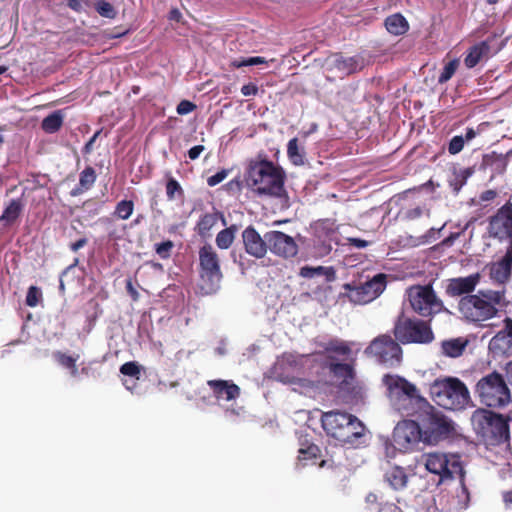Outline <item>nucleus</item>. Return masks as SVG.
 <instances>
[{"instance_id": "5fc2aeb1", "label": "nucleus", "mask_w": 512, "mask_h": 512, "mask_svg": "<svg viewBox=\"0 0 512 512\" xmlns=\"http://www.w3.org/2000/svg\"><path fill=\"white\" fill-rule=\"evenodd\" d=\"M423 214V210L421 207L417 206L415 208L408 209L405 212V219L407 220H415L417 218H420Z\"/></svg>"}, {"instance_id": "6e6552de", "label": "nucleus", "mask_w": 512, "mask_h": 512, "mask_svg": "<svg viewBox=\"0 0 512 512\" xmlns=\"http://www.w3.org/2000/svg\"><path fill=\"white\" fill-rule=\"evenodd\" d=\"M475 394L481 404L490 408H502L511 401L508 385L504 377L496 371L483 376L476 383Z\"/></svg>"}, {"instance_id": "4c0bfd02", "label": "nucleus", "mask_w": 512, "mask_h": 512, "mask_svg": "<svg viewBox=\"0 0 512 512\" xmlns=\"http://www.w3.org/2000/svg\"><path fill=\"white\" fill-rule=\"evenodd\" d=\"M134 203L132 200H121L117 203L114 215L121 220H127L133 214Z\"/></svg>"}, {"instance_id": "bb28decb", "label": "nucleus", "mask_w": 512, "mask_h": 512, "mask_svg": "<svg viewBox=\"0 0 512 512\" xmlns=\"http://www.w3.org/2000/svg\"><path fill=\"white\" fill-rule=\"evenodd\" d=\"M385 27L389 33L399 36L408 31L409 24L402 14L395 13L385 19Z\"/></svg>"}, {"instance_id": "f3484780", "label": "nucleus", "mask_w": 512, "mask_h": 512, "mask_svg": "<svg viewBox=\"0 0 512 512\" xmlns=\"http://www.w3.org/2000/svg\"><path fill=\"white\" fill-rule=\"evenodd\" d=\"M268 250L283 259H290L298 254V245L294 238L282 231L271 230L266 232Z\"/></svg>"}, {"instance_id": "bf43d9fd", "label": "nucleus", "mask_w": 512, "mask_h": 512, "mask_svg": "<svg viewBox=\"0 0 512 512\" xmlns=\"http://www.w3.org/2000/svg\"><path fill=\"white\" fill-rule=\"evenodd\" d=\"M88 243V239L86 237H82L76 242H73L69 245V248L73 252H77L79 249L83 248Z\"/></svg>"}, {"instance_id": "b1692460", "label": "nucleus", "mask_w": 512, "mask_h": 512, "mask_svg": "<svg viewBox=\"0 0 512 512\" xmlns=\"http://www.w3.org/2000/svg\"><path fill=\"white\" fill-rule=\"evenodd\" d=\"M490 55V44L487 40L481 41L471 46L464 58V64L471 69L477 66L483 59H487Z\"/></svg>"}, {"instance_id": "cd10ccee", "label": "nucleus", "mask_w": 512, "mask_h": 512, "mask_svg": "<svg viewBox=\"0 0 512 512\" xmlns=\"http://www.w3.org/2000/svg\"><path fill=\"white\" fill-rule=\"evenodd\" d=\"M385 479L395 490H400L406 487L408 476L404 468L394 466L385 473Z\"/></svg>"}, {"instance_id": "052dcab7", "label": "nucleus", "mask_w": 512, "mask_h": 512, "mask_svg": "<svg viewBox=\"0 0 512 512\" xmlns=\"http://www.w3.org/2000/svg\"><path fill=\"white\" fill-rule=\"evenodd\" d=\"M126 290L134 301L138 300L139 294L137 290L134 288L131 280L126 281Z\"/></svg>"}, {"instance_id": "37998d69", "label": "nucleus", "mask_w": 512, "mask_h": 512, "mask_svg": "<svg viewBox=\"0 0 512 512\" xmlns=\"http://www.w3.org/2000/svg\"><path fill=\"white\" fill-rule=\"evenodd\" d=\"M459 66L458 60L454 59L449 61L443 68L441 74L439 75L438 82L440 84L446 83L449 81L452 76L455 74L457 68Z\"/></svg>"}, {"instance_id": "f704fd0d", "label": "nucleus", "mask_w": 512, "mask_h": 512, "mask_svg": "<svg viewBox=\"0 0 512 512\" xmlns=\"http://www.w3.org/2000/svg\"><path fill=\"white\" fill-rule=\"evenodd\" d=\"M63 125V115L60 111H55L46 116L41 123V128L46 133H55Z\"/></svg>"}, {"instance_id": "7c9ffc66", "label": "nucleus", "mask_w": 512, "mask_h": 512, "mask_svg": "<svg viewBox=\"0 0 512 512\" xmlns=\"http://www.w3.org/2000/svg\"><path fill=\"white\" fill-rule=\"evenodd\" d=\"M287 156L290 162L295 166H302L305 164V151L303 147L299 146L297 137L289 140L287 144Z\"/></svg>"}, {"instance_id": "473e14b6", "label": "nucleus", "mask_w": 512, "mask_h": 512, "mask_svg": "<svg viewBox=\"0 0 512 512\" xmlns=\"http://www.w3.org/2000/svg\"><path fill=\"white\" fill-rule=\"evenodd\" d=\"M299 275L303 278H313L315 276H325L327 280H333L335 277V271L333 267L324 266H303L300 268Z\"/></svg>"}, {"instance_id": "f8f14e48", "label": "nucleus", "mask_w": 512, "mask_h": 512, "mask_svg": "<svg viewBox=\"0 0 512 512\" xmlns=\"http://www.w3.org/2000/svg\"><path fill=\"white\" fill-rule=\"evenodd\" d=\"M400 342L389 334H381L375 337L365 348L366 356L374 358L378 363L386 367H397L403 359V350Z\"/></svg>"}, {"instance_id": "09e8293b", "label": "nucleus", "mask_w": 512, "mask_h": 512, "mask_svg": "<svg viewBox=\"0 0 512 512\" xmlns=\"http://www.w3.org/2000/svg\"><path fill=\"white\" fill-rule=\"evenodd\" d=\"M464 144H465V139L463 136H460V135L454 136L449 142L448 152L451 155L458 154L463 149Z\"/></svg>"}, {"instance_id": "3c124183", "label": "nucleus", "mask_w": 512, "mask_h": 512, "mask_svg": "<svg viewBox=\"0 0 512 512\" xmlns=\"http://www.w3.org/2000/svg\"><path fill=\"white\" fill-rule=\"evenodd\" d=\"M228 175V171L226 169H222L215 173L214 175L207 178V184L210 187H214L221 183Z\"/></svg>"}, {"instance_id": "a19ab883", "label": "nucleus", "mask_w": 512, "mask_h": 512, "mask_svg": "<svg viewBox=\"0 0 512 512\" xmlns=\"http://www.w3.org/2000/svg\"><path fill=\"white\" fill-rule=\"evenodd\" d=\"M95 9L99 15L105 18L114 19L117 16V11L113 5L105 0H99Z\"/></svg>"}, {"instance_id": "aec40b11", "label": "nucleus", "mask_w": 512, "mask_h": 512, "mask_svg": "<svg viewBox=\"0 0 512 512\" xmlns=\"http://www.w3.org/2000/svg\"><path fill=\"white\" fill-rule=\"evenodd\" d=\"M480 281L479 273L467 277H458L448 280L445 293L450 297L471 295Z\"/></svg>"}, {"instance_id": "5701e85b", "label": "nucleus", "mask_w": 512, "mask_h": 512, "mask_svg": "<svg viewBox=\"0 0 512 512\" xmlns=\"http://www.w3.org/2000/svg\"><path fill=\"white\" fill-rule=\"evenodd\" d=\"M512 269V247L509 248L503 258L497 262L492 263L490 266V276L493 280L499 283H505L510 275Z\"/></svg>"}, {"instance_id": "393cba45", "label": "nucleus", "mask_w": 512, "mask_h": 512, "mask_svg": "<svg viewBox=\"0 0 512 512\" xmlns=\"http://www.w3.org/2000/svg\"><path fill=\"white\" fill-rule=\"evenodd\" d=\"M24 209L22 199H12L5 207L2 215L0 216V223L3 227H9L16 222Z\"/></svg>"}, {"instance_id": "864d4df0", "label": "nucleus", "mask_w": 512, "mask_h": 512, "mask_svg": "<svg viewBox=\"0 0 512 512\" xmlns=\"http://www.w3.org/2000/svg\"><path fill=\"white\" fill-rule=\"evenodd\" d=\"M258 86L252 82L245 84L241 88V93L244 96H255L258 94Z\"/></svg>"}, {"instance_id": "f03ea898", "label": "nucleus", "mask_w": 512, "mask_h": 512, "mask_svg": "<svg viewBox=\"0 0 512 512\" xmlns=\"http://www.w3.org/2000/svg\"><path fill=\"white\" fill-rule=\"evenodd\" d=\"M382 383L392 406L402 415L414 416L422 406H428V401L420 395L418 388L406 378L385 374Z\"/></svg>"}, {"instance_id": "e2e57ef3", "label": "nucleus", "mask_w": 512, "mask_h": 512, "mask_svg": "<svg viewBox=\"0 0 512 512\" xmlns=\"http://www.w3.org/2000/svg\"><path fill=\"white\" fill-rule=\"evenodd\" d=\"M66 1H67V6L69 8H71L72 10H74L76 12L81 11L82 5H81L80 0H66Z\"/></svg>"}, {"instance_id": "1a4fd4ad", "label": "nucleus", "mask_w": 512, "mask_h": 512, "mask_svg": "<svg viewBox=\"0 0 512 512\" xmlns=\"http://www.w3.org/2000/svg\"><path fill=\"white\" fill-rule=\"evenodd\" d=\"M406 293L412 310L422 318L431 321L437 314L446 311L444 303L436 294L432 283L412 285Z\"/></svg>"}, {"instance_id": "79ce46f5", "label": "nucleus", "mask_w": 512, "mask_h": 512, "mask_svg": "<svg viewBox=\"0 0 512 512\" xmlns=\"http://www.w3.org/2000/svg\"><path fill=\"white\" fill-rule=\"evenodd\" d=\"M336 67L346 74L354 73L358 68V61L355 57L342 58L336 61Z\"/></svg>"}, {"instance_id": "dca6fc26", "label": "nucleus", "mask_w": 512, "mask_h": 512, "mask_svg": "<svg viewBox=\"0 0 512 512\" xmlns=\"http://www.w3.org/2000/svg\"><path fill=\"white\" fill-rule=\"evenodd\" d=\"M488 233L500 240L512 237V202L508 200L488 219Z\"/></svg>"}, {"instance_id": "a878e982", "label": "nucleus", "mask_w": 512, "mask_h": 512, "mask_svg": "<svg viewBox=\"0 0 512 512\" xmlns=\"http://www.w3.org/2000/svg\"><path fill=\"white\" fill-rule=\"evenodd\" d=\"M97 174L92 166H87L79 175V184L70 191V195L75 197L90 190L96 182Z\"/></svg>"}, {"instance_id": "a18cd8bd", "label": "nucleus", "mask_w": 512, "mask_h": 512, "mask_svg": "<svg viewBox=\"0 0 512 512\" xmlns=\"http://www.w3.org/2000/svg\"><path fill=\"white\" fill-rule=\"evenodd\" d=\"M173 248L174 243L171 240L155 244V251L161 259H168L171 256Z\"/></svg>"}, {"instance_id": "4468645a", "label": "nucleus", "mask_w": 512, "mask_h": 512, "mask_svg": "<svg viewBox=\"0 0 512 512\" xmlns=\"http://www.w3.org/2000/svg\"><path fill=\"white\" fill-rule=\"evenodd\" d=\"M198 254L200 278L214 290L223 278L219 255L209 243L200 247Z\"/></svg>"}, {"instance_id": "412c9836", "label": "nucleus", "mask_w": 512, "mask_h": 512, "mask_svg": "<svg viewBox=\"0 0 512 512\" xmlns=\"http://www.w3.org/2000/svg\"><path fill=\"white\" fill-rule=\"evenodd\" d=\"M219 220L222 221L223 225H226L225 217L220 211L214 210L213 212L203 213L195 225L196 233L202 239L210 238L212 229L217 226Z\"/></svg>"}, {"instance_id": "ddd939ff", "label": "nucleus", "mask_w": 512, "mask_h": 512, "mask_svg": "<svg viewBox=\"0 0 512 512\" xmlns=\"http://www.w3.org/2000/svg\"><path fill=\"white\" fill-rule=\"evenodd\" d=\"M386 283V275L379 273L365 282L352 281L346 283L343 288L350 302L364 305L376 299L384 291Z\"/></svg>"}, {"instance_id": "8fccbe9b", "label": "nucleus", "mask_w": 512, "mask_h": 512, "mask_svg": "<svg viewBox=\"0 0 512 512\" xmlns=\"http://www.w3.org/2000/svg\"><path fill=\"white\" fill-rule=\"evenodd\" d=\"M197 108L196 104L189 100H182L177 105L176 111L179 115H186L193 112Z\"/></svg>"}, {"instance_id": "2eb2a0df", "label": "nucleus", "mask_w": 512, "mask_h": 512, "mask_svg": "<svg viewBox=\"0 0 512 512\" xmlns=\"http://www.w3.org/2000/svg\"><path fill=\"white\" fill-rule=\"evenodd\" d=\"M393 441L400 450H413L419 443H424L420 421L403 420L393 431Z\"/></svg>"}, {"instance_id": "0eeeda50", "label": "nucleus", "mask_w": 512, "mask_h": 512, "mask_svg": "<svg viewBox=\"0 0 512 512\" xmlns=\"http://www.w3.org/2000/svg\"><path fill=\"white\" fill-rule=\"evenodd\" d=\"M416 415L421 423L425 445H437L455 433L452 420L429 402L428 406H422Z\"/></svg>"}, {"instance_id": "69168bd1", "label": "nucleus", "mask_w": 512, "mask_h": 512, "mask_svg": "<svg viewBox=\"0 0 512 512\" xmlns=\"http://www.w3.org/2000/svg\"><path fill=\"white\" fill-rule=\"evenodd\" d=\"M476 136V132L473 128H467L466 129V134H465V141H470L472 139H474Z\"/></svg>"}, {"instance_id": "72a5a7b5", "label": "nucleus", "mask_w": 512, "mask_h": 512, "mask_svg": "<svg viewBox=\"0 0 512 512\" xmlns=\"http://www.w3.org/2000/svg\"><path fill=\"white\" fill-rule=\"evenodd\" d=\"M236 232L237 226L234 224L219 231L215 239L217 247L222 250L229 249L234 243Z\"/></svg>"}, {"instance_id": "49530a36", "label": "nucleus", "mask_w": 512, "mask_h": 512, "mask_svg": "<svg viewBox=\"0 0 512 512\" xmlns=\"http://www.w3.org/2000/svg\"><path fill=\"white\" fill-rule=\"evenodd\" d=\"M260 64H267V60L264 57L255 56V57H249V58L242 59V60H235L233 62V66L236 68L260 65Z\"/></svg>"}, {"instance_id": "20e7f679", "label": "nucleus", "mask_w": 512, "mask_h": 512, "mask_svg": "<svg viewBox=\"0 0 512 512\" xmlns=\"http://www.w3.org/2000/svg\"><path fill=\"white\" fill-rule=\"evenodd\" d=\"M504 298V291L479 290L476 294L462 296L458 309L469 321H486L497 315V306L503 304Z\"/></svg>"}, {"instance_id": "c9c22d12", "label": "nucleus", "mask_w": 512, "mask_h": 512, "mask_svg": "<svg viewBox=\"0 0 512 512\" xmlns=\"http://www.w3.org/2000/svg\"><path fill=\"white\" fill-rule=\"evenodd\" d=\"M329 371L338 378H343L344 381L347 379H352L353 374V368L350 364L347 363H336L333 361H330L327 365Z\"/></svg>"}, {"instance_id": "f257e3e1", "label": "nucleus", "mask_w": 512, "mask_h": 512, "mask_svg": "<svg viewBox=\"0 0 512 512\" xmlns=\"http://www.w3.org/2000/svg\"><path fill=\"white\" fill-rule=\"evenodd\" d=\"M286 173L282 167L267 159L249 162L246 183L258 195L281 197L285 192Z\"/></svg>"}, {"instance_id": "e433bc0d", "label": "nucleus", "mask_w": 512, "mask_h": 512, "mask_svg": "<svg viewBox=\"0 0 512 512\" xmlns=\"http://www.w3.org/2000/svg\"><path fill=\"white\" fill-rule=\"evenodd\" d=\"M165 188H166V196L169 201H173L176 198L184 197V190L181 187L180 183L175 178H173L170 174L167 179Z\"/></svg>"}, {"instance_id": "ea45409f", "label": "nucleus", "mask_w": 512, "mask_h": 512, "mask_svg": "<svg viewBox=\"0 0 512 512\" xmlns=\"http://www.w3.org/2000/svg\"><path fill=\"white\" fill-rule=\"evenodd\" d=\"M56 361L63 367L71 369V374L74 376L77 373L76 361L77 358L69 356L61 351H56L53 353Z\"/></svg>"}, {"instance_id": "338daca9", "label": "nucleus", "mask_w": 512, "mask_h": 512, "mask_svg": "<svg viewBox=\"0 0 512 512\" xmlns=\"http://www.w3.org/2000/svg\"><path fill=\"white\" fill-rule=\"evenodd\" d=\"M78 264H79V259L75 258L73 260V263L68 266L67 270H71L72 268L76 267Z\"/></svg>"}, {"instance_id": "6ab92c4d", "label": "nucleus", "mask_w": 512, "mask_h": 512, "mask_svg": "<svg viewBox=\"0 0 512 512\" xmlns=\"http://www.w3.org/2000/svg\"><path fill=\"white\" fill-rule=\"evenodd\" d=\"M242 242L245 252L256 258L262 259L268 252V241L266 233L262 237L254 226L249 225L242 231Z\"/></svg>"}, {"instance_id": "680f3d73", "label": "nucleus", "mask_w": 512, "mask_h": 512, "mask_svg": "<svg viewBox=\"0 0 512 512\" xmlns=\"http://www.w3.org/2000/svg\"><path fill=\"white\" fill-rule=\"evenodd\" d=\"M168 19L170 21L180 22L182 19V13L179 11L178 8H173L170 10L168 14Z\"/></svg>"}, {"instance_id": "603ef678", "label": "nucleus", "mask_w": 512, "mask_h": 512, "mask_svg": "<svg viewBox=\"0 0 512 512\" xmlns=\"http://www.w3.org/2000/svg\"><path fill=\"white\" fill-rule=\"evenodd\" d=\"M101 132H102V129L96 131L94 133V135L86 142V144L84 145V147L82 149L83 154L88 155L93 151L94 143H95L96 139L99 137V135L101 134Z\"/></svg>"}, {"instance_id": "de8ad7c7", "label": "nucleus", "mask_w": 512, "mask_h": 512, "mask_svg": "<svg viewBox=\"0 0 512 512\" xmlns=\"http://www.w3.org/2000/svg\"><path fill=\"white\" fill-rule=\"evenodd\" d=\"M120 372L125 376L137 377L140 374V367L136 362L130 361L120 367Z\"/></svg>"}, {"instance_id": "39448f33", "label": "nucleus", "mask_w": 512, "mask_h": 512, "mask_svg": "<svg viewBox=\"0 0 512 512\" xmlns=\"http://www.w3.org/2000/svg\"><path fill=\"white\" fill-rule=\"evenodd\" d=\"M321 424L326 434L342 444H355L364 436L365 426L352 414L341 411L324 412Z\"/></svg>"}, {"instance_id": "a211bd4d", "label": "nucleus", "mask_w": 512, "mask_h": 512, "mask_svg": "<svg viewBox=\"0 0 512 512\" xmlns=\"http://www.w3.org/2000/svg\"><path fill=\"white\" fill-rule=\"evenodd\" d=\"M504 327L489 341L488 349L493 358L512 356V319L503 320Z\"/></svg>"}, {"instance_id": "2f4dec72", "label": "nucleus", "mask_w": 512, "mask_h": 512, "mask_svg": "<svg viewBox=\"0 0 512 512\" xmlns=\"http://www.w3.org/2000/svg\"><path fill=\"white\" fill-rule=\"evenodd\" d=\"M467 341L461 338L445 340L441 344L444 355L452 358L459 357L463 354Z\"/></svg>"}, {"instance_id": "c85d7f7f", "label": "nucleus", "mask_w": 512, "mask_h": 512, "mask_svg": "<svg viewBox=\"0 0 512 512\" xmlns=\"http://www.w3.org/2000/svg\"><path fill=\"white\" fill-rule=\"evenodd\" d=\"M320 456V449L315 444H309L305 447H301L298 451L297 465L305 467L307 465L317 464V459Z\"/></svg>"}, {"instance_id": "774afa93", "label": "nucleus", "mask_w": 512, "mask_h": 512, "mask_svg": "<svg viewBox=\"0 0 512 512\" xmlns=\"http://www.w3.org/2000/svg\"><path fill=\"white\" fill-rule=\"evenodd\" d=\"M327 465V460H321L319 463H318V466L319 467H325Z\"/></svg>"}, {"instance_id": "c756f323", "label": "nucleus", "mask_w": 512, "mask_h": 512, "mask_svg": "<svg viewBox=\"0 0 512 512\" xmlns=\"http://www.w3.org/2000/svg\"><path fill=\"white\" fill-rule=\"evenodd\" d=\"M475 173V166L464 169L454 170L452 177L449 179V186L453 192L458 194L467 180Z\"/></svg>"}, {"instance_id": "6e6d98bb", "label": "nucleus", "mask_w": 512, "mask_h": 512, "mask_svg": "<svg viewBox=\"0 0 512 512\" xmlns=\"http://www.w3.org/2000/svg\"><path fill=\"white\" fill-rule=\"evenodd\" d=\"M347 242L350 246L358 248V249L365 248L369 245L368 241H366L364 239H360V238H355V237L347 238Z\"/></svg>"}, {"instance_id": "4be33fe9", "label": "nucleus", "mask_w": 512, "mask_h": 512, "mask_svg": "<svg viewBox=\"0 0 512 512\" xmlns=\"http://www.w3.org/2000/svg\"><path fill=\"white\" fill-rule=\"evenodd\" d=\"M207 385L212 390L214 396L220 400L225 399L231 401L239 397L240 388L232 381L227 380H209Z\"/></svg>"}, {"instance_id": "4d7b16f0", "label": "nucleus", "mask_w": 512, "mask_h": 512, "mask_svg": "<svg viewBox=\"0 0 512 512\" xmlns=\"http://www.w3.org/2000/svg\"><path fill=\"white\" fill-rule=\"evenodd\" d=\"M496 197H497V192L493 189H489V190L483 191L480 194L479 199L481 202H488V201L494 200Z\"/></svg>"}, {"instance_id": "58836bf2", "label": "nucleus", "mask_w": 512, "mask_h": 512, "mask_svg": "<svg viewBox=\"0 0 512 512\" xmlns=\"http://www.w3.org/2000/svg\"><path fill=\"white\" fill-rule=\"evenodd\" d=\"M324 350L328 353H336L338 355H349L351 353V348L349 345L341 340H331L329 341Z\"/></svg>"}, {"instance_id": "0e129e2a", "label": "nucleus", "mask_w": 512, "mask_h": 512, "mask_svg": "<svg viewBox=\"0 0 512 512\" xmlns=\"http://www.w3.org/2000/svg\"><path fill=\"white\" fill-rule=\"evenodd\" d=\"M503 501L506 506L512 508V491H508L503 494Z\"/></svg>"}, {"instance_id": "c03bdc74", "label": "nucleus", "mask_w": 512, "mask_h": 512, "mask_svg": "<svg viewBox=\"0 0 512 512\" xmlns=\"http://www.w3.org/2000/svg\"><path fill=\"white\" fill-rule=\"evenodd\" d=\"M42 300V292L36 286H30L26 295V305L29 307H36Z\"/></svg>"}, {"instance_id": "7ed1b4c3", "label": "nucleus", "mask_w": 512, "mask_h": 512, "mask_svg": "<svg viewBox=\"0 0 512 512\" xmlns=\"http://www.w3.org/2000/svg\"><path fill=\"white\" fill-rule=\"evenodd\" d=\"M510 417L479 408L471 417L473 429L477 437L486 446H499L510 440Z\"/></svg>"}, {"instance_id": "9d476101", "label": "nucleus", "mask_w": 512, "mask_h": 512, "mask_svg": "<svg viewBox=\"0 0 512 512\" xmlns=\"http://www.w3.org/2000/svg\"><path fill=\"white\" fill-rule=\"evenodd\" d=\"M393 335L401 344H429L434 333L428 321L400 316L393 327Z\"/></svg>"}, {"instance_id": "13d9d810", "label": "nucleus", "mask_w": 512, "mask_h": 512, "mask_svg": "<svg viewBox=\"0 0 512 512\" xmlns=\"http://www.w3.org/2000/svg\"><path fill=\"white\" fill-rule=\"evenodd\" d=\"M204 149L205 148L203 145H196L188 150V157L190 158V160H196L204 151Z\"/></svg>"}, {"instance_id": "9b49d317", "label": "nucleus", "mask_w": 512, "mask_h": 512, "mask_svg": "<svg viewBox=\"0 0 512 512\" xmlns=\"http://www.w3.org/2000/svg\"><path fill=\"white\" fill-rule=\"evenodd\" d=\"M427 471L439 476L440 483L455 477L463 479L464 469L461 456L455 453L430 452L423 454Z\"/></svg>"}, {"instance_id": "423d86ee", "label": "nucleus", "mask_w": 512, "mask_h": 512, "mask_svg": "<svg viewBox=\"0 0 512 512\" xmlns=\"http://www.w3.org/2000/svg\"><path fill=\"white\" fill-rule=\"evenodd\" d=\"M430 395L437 405L449 410L463 409L470 401L467 386L456 377L435 380L430 386Z\"/></svg>"}]
</instances>
